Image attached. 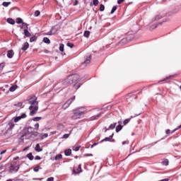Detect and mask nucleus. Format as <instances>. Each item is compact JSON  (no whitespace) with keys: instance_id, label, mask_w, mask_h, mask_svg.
Returning <instances> with one entry per match:
<instances>
[{"instance_id":"1","label":"nucleus","mask_w":181,"mask_h":181,"mask_svg":"<svg viewBox=\"0 0 181 181\" xmlns=\"http://www.w3.org/2000/svg\"><path fill=\"white\" fill-rule=\"evenodd\" d=\"M37 98L32 97L28 100V104L30 105L29 107V110L30 112V115L33 116L36 112H37V110H39V102L37 101Z\"/></svg>"},{"instance_id":"2","label":"nucleus","mask_w":181,"mask_h":181,"mask_svg":"<svg viewBox=\"0 0 181 181\" xmlns=\"http://www.w3.org/2000/svg\"><path fill=\"white\" fill-rule=\"evenodd\" d=\"M80 78V76L77 74H72L68 76V78L62 82H59V84H62L64 87H67V86H70L71 84H74V83H76L77 80Z\"/></svg>"},{"instance_id":"3","label":"nucleus","mask_w":181,"mask_h":181,"mask_svg":"<svg viewBox=\"0 0 181 181\" xmlns=\"http://www.w3.org/2000/svg\"><path fill=\"white\" fill-rule=\"evenodd\" d=\"M21 169V165L18 164V162L15 161L11 164L8 172L9 173H16Z\"/></svg>"},{"instance_id":"4","label":"nucleus","mask_w":181,"mask_h":181,"mask_svg":"<svg viewBox=\"0 0 181 181\" xmlns=\"http://www.w3.org/2000/svg\"><path fill=\"white\" fill-rule=\"evenodd\" d=\"M74 115L72 116L73 119H77L81 118V115H84V112L79 111L78 109H76L74 112Z\"/></svg>"},{"instance_id":"5","label":"nucleus","mask_w":181,"mask_h":181,"mask_svg":"<svg viewBox=\"0 0 181 181\" xmlns=\"http://www.w3.org/2000/svg\"><path fill=\"white\" fill-rule=\"evenodd\" d=\"M27 133L31 136H37L39 135V132H35V128L32 127H29L27 129Z\"/></svg>"},{"instance_id":"6","label":"nucleus","mask_w":181,"mask_h":181,"mask_svg":"<svg viewBox=\"0 0 181 181\" xmlns=\"http://www.w3.org/2000/svg\"><path fill=\"white\" fill-rule=\"evenodd\" d=\"M76 100V96H74L71 98L69 100H68L62 106V108L64 110H66V108H69L70 107V105L73 103V101Z\"/></svg>"},{"instance_id":"7","label":"nucleus","mask_w":181,"mask_h":181,"mask_svg":"<svg viewBox=\"0 0 181 181\" xmlns=\"http://www.w3.org/2000/svg\"><path fill=\"white\" fill-rule=\"evenodd\" d=\"M24 118H26V115L23 113L21 116H18L14 119V122H19L21 119H23Z\"/></svg>"},{"instance_id":"8","label":"nucleus","mask_w":181,"mask_h":181,"mask_svg":"<svg viewBox=\"0 0 181 181\" xmlns=\"http://www.w3.org/2000/svg\"><path fill=\"white\" fill-rule=\"evenodd\" d=\"M114 136V134L110 135L109 137H106L100 141V144H103V142H107L111 141V139Z\"/></svg>"},{"instance_id":"9","label":"nucleus","mask_w":181,"mask_h":181,"mask_svg":"<svg viewBox=\"0 0 181 181\" xmlns=\"http://www.w3.org/2000/svg\"><path fill=\"white\" fill-rule=\"evenodd\" d=\"M13 54H15V52H13V50L10 49L7 52V57H8V59H12V57H13Z\"/></svg>"},{"instance_id":"10","label":"nucleus","mask_w":181,"mask_h":181,"mask_svg":"<svg viewBox=\"0 0 181 181\" xmlns=\"http://www.w3.org/2000/svg\"><path fill=\"white\" fill-rule=\"evenodd\" d=\"M136 98H137V96L135 95L129 94V95H127V100H130V101H132V100H136Z\"/></svg>"},{"instance_id":"11","label":"nucleus","mask_w":181,"mask_h":181,"mask_svg":"<svg viewBox=\"0 0 181 181\" xmlns=\"http://www.w3.org/2000/svg\"><path fill=\"white\" fill-rule=\"evenodd\" d=\"M28 49H29V42H26L25 43L23 44V46L21 48V50L25 52V50H28Z\"/></svg>"},{"instance_id":"12","label":"nucleus","mask_w":181,"mask_h":181,"mask_svg":"<svg viewBox=\"0 0 181 181\" xmlns=\"http://www.w3.org/2000/svg\"><path fill=\"white\" fill-rule=\"evenodd\" d=\"M29 26V25L26 23H22V26H21V29H23L24 31L25 30H28L29 29V28L28 27Z\"/></svg>"},{"instance_id":"13","label":"nucleus","mask_w":181,"mask_h":181,"mask_svg":"<svg viewBox=\"0 0 181 181\" xmlns=\"http://www.w3.org/2000/svg\"><path fill=\"white\" fill-rule=\"evenodd\" d=\"M35 151H36V152H42L43 149L40 148V145L39 144H37L35 148Z\"/></svg>"},{"instance_id":"14","label":"nucleus","mask_w":181,"mask_h":181,"mask_svg":"<svg viewBox=\"0 0 181 181\" xmlns=\"http://www.w3.org/2000/svg\"><path fill=\"white\" fill-rule=\"evenodd\" d=\"M90 60H91V55H90L86 59L85 62H83V64H90L91 62Z\"/></svg>"},{"instance_id":"15","label":"nucleus","mask_w":181,"mask_h":181,"mask_svg":"<svg viewBox=\"0 0 181 181\" xmlns=\"http://www.w3.org/2000/svg\"><path fill=\"white\" fill-rule=\"evenodd\" d=\"M64 155L65 156H70L71 155V149H66L65 151H64Z\"/></svg>"},{"instance_id":"16","label":"nucleus","mask_w":181,"mask_h":181,"mask_svg":"<svg viewBox=\"0 0 181 181\" xmlns=\"http://www.w3.org/2000/svg\"><path fill=\"white\" fill-rule=\"evenodd\" d=\"M118 124H121V122H118ZM122 129V125L119 124L116 127V132H119Z\"/></svg>"},{"instance_id":"17","label":"nucleus","mask_w":181,"mask_h":181,"mask_svg":"<svg viewBox=\"0 0 181 181\" xmlns=\"http://www.w3.org/2000/svg\"><path fill=\"white\" fill-rule=\"evenodd\" d=\"M8 129L11 131V130L13 129V128L15 127V124H13V122H9L8 124Z\"/></svg>"},{"instance_id":"18","label":"nucleus","mask_w":181,"mask_h":181,"mask_svg":"<svg viewBox=\"0 0 181 181\" xmlns=\"http://www.w3.org/2000/svg\"><path fill=\"white\" fill-rule=\"evenodd\" d=\"M7 22H8V23H10V25H15V20L11 18H8L7 19Z\"/></svg>"},{"instance_id":"19","label":"nucleus","mask_w":181,"mask_h":181,"mask_svg":"<svg viewBox=\"0 0 181 181\" xmlns=\"http://www.w3.org/2000/svg\"><path fill=\"white\" fill-rule=\"evenodd\" d=\"M43 42L47 43V45H50V40L48 37H44Z\"/></svg>"},{"instance_id":"20","label":"nucleus","mask_w":181,"mask_h":181,"mask_svg":"<svg viewBox=\"0 0 181 181\" xmlns=\"http://www.w3.org/2000/svg\"><path fill=\"white\" fill-rule=\"evenodd\" d=\"M17 88H18V86L13 85V86H12L10 88L9 91L13 92V91H15V90H16Z\"/></svg>"},{"instance_id":"21","label":"nucleus","mask_w":181,"mask_h":181,"mask_svg":"<svg viewBox=\"0 0 181 181\" xmlns=\"http://www.w3.org/2000/svg\"><path fill=\"white\" fill-rule=\"evenodd\" d=\"M24 35L26 37H30L31 36L30 33H29V30H24Z\"/></svg>"},{"instance_id":"22","label":"nucleus","mask_w":181,"mask_h":181,"mask_svg":"<svg viewBox=\"0 0 181 181\" xmlns=\"http://www.w3.org/2000/svg\"><path fill=\"white\" fill-rule=\"evenodd\" d=\"M27 157L30 160H33V159H35V157L32 155V153H29L28 154H27Z\"/></svg>"},{"instance_id":"23","label":"nucleus","mask_w":181,"mask_h":181,"mask_svg":"<svg viewBox=\"0 0 181 181\" xmlns=\"http://www.w3.org/2000/svg\"><path fill=\"white\" fill-rule=\"evenodd\" d=\"M63 156L62 154H58L55 156V160H60V159H62Z\"/></svg>"},{"instance_id":"24","label":"nucleus","mask_w":181,"mask_h":181,"mask_svg":"<svg viewBox=\"0 0 181 181\" xmlns=\"http://www.w3.org/2000/svg\"><path fill=\"white\" fill-rule=\"evenodd\" d=\"M37 40V37L33 36L30 38V42L32 43L33 42H36Z\"/></svg>"},{"instance_id":"25","label":"nucleus","mask_w":181,"mask_h":181,"mask_svg":"<svg viewBox=\"0 0 181 181\" xmlns=\"http://www.w3.org/2000/svg\"><path fill=\"white\" fill-rule=\"evenodd\" d=\"M16 22L18 24L23 23V20H22L21 18H17Z\"/></svg>"},{"instance_id":"26","label":"nucleus","mask_w":181,"mask_h":181,"mask_svg":"<svg viewBox=\"0 0 181 181\" xmlns=\"http://www.w3.org/2000/svg\"><path fill=\"white\" fill-rule=\"evenodd\" d=\"M83 36L85 37H90V31H88V30L85 31L83 33Z\"/></svg>"},{"instance_id":"27","label":"nucleus","mask_w":181,"mask_h":181,"mask_svg":"<svg viewBox=\"0 0 181 181\" xmlns=\"http://www.w3.org/2000/svg\"><path fill=\"white\" fill-rule=\"evenodd\" d=\"M162 165H163L164 166H168V165H169V160H168V159L164 160L162 162Z\"/></svg>"},{"instance_id":"28","label":"nucleus","mask_w":181,"mask_h":181,"mask_svg":"<svg viewBox=\"0 0 181 181\" xmlns=\"http://www.w3.org/2000/svg\"><path fill=\"white\" fill-rule=\"evenodd\" d=\"M117 127V123L111 124L109 127V129H114Z\"/></svg>"},{"instance_id":"29","label":"nucleus","mask_w":181,"mask_h":181,"mask_svg":"<svg viewBox=\"0 0 181 181\" xmlns=\"http://www.w3.org/2000/svg\"><path fill=\"white\" fill-rule=\"evenodd\" d=\"M40 119H42V117H36L33 119V121L37 122V121H40Z\"/></svg>"},{"instance_id":"30","label":"nucleus","mask_w":181,"mask_h":181,"mask_svg":"<svg viewBox=\"0 0 181 181\" xmlns=\"http://www.w3.org/2000/svg\"><path fill=\"white\" fill-rule=\"evenodd\" d=\"M59 50H60V52H64V44L59 45Z\"/></svg>"},{"instance_id":"31","label":"nucleus","mask_w":181,"mask_h":181,"mask_svg":"<svg viewBox=\"0 0 181 181\" xmlns=\"http://www.w3.org/2000/svg\"><path fill=\"white\" fill-rule=\"evenodd\" d=\"M104 9H105V6H104L103 4H100L99 11H100V12H103Z\"/></svg>"},{"instance_id":"32","label":"nucleus","mask_w":181,"mask_h":181,"mask_svg":"<svg viewBox=\"0 0 181 181\" xmlns=\"http://www.w3.org/2000/svg\"><path fill=\"white\" fill-rule=\"evenodd\" d=\"M2 5L3 6L7 7V6H9V5H11V2L4 1L3 2Z\"/></svg>"},{"instance_id":"33","label":"nucleus","mask_w":181,"mask_h":181,"mask_svg":"<svg viewBox=\"0 0 181 181\" xmlns=\"http://www.w3.org/2000/svg\"><path fill=\"white\" fill-rule=\"evenodd\" d=\"M81 86V84L76 83L74 87H75V88H76V90H78V88H80V87Z\"/></svg>"},{"instance_id":"34","label":"nucleus","mask_w":181,"mask_h":181,"mask_svg":"<svg viewBox=\"0 0 181 181\" xmlns=\"http://www.w3.org/2000/svg\"><path fill=\"white\" fill-rule=\"evenodd\" d=\"M39 169H41L40 166V165H37L36 167H35L33 168V170H34V172H39Z\"/></svg>"},{"instance_id":"35","label":"nucleus","mask_w":181,"mask_h":181,"mask_svg":"<svg viewBox=\"0 0 181 181\" xmlns=\"http://www.w3.org/2000/svg\"><path fill=\"white\" fill-rule=\"evenodd\" d=\"M93 3L94 6H97V5H98V4H100V1H98V0H93Z\"/></svg>"},{"instance_id":"36","label":"nucleus","mask_w":181,"mask_h":181,"mask_svg":"<svg viewBox=\"0 0 181 181\" xmlns=\"http://www.w3.org/2000/svg\"><path fill=\"white\" fill-rule=\"evenodd\" d=\"M66 46H68V47H71V48L74 47V44L71 43V42H68L66 44Z\"/></svg>"},{"instance_id":"37","label":"nucleus","mask_w":181,"mask_h":181,"mask_svg":"<svg viewBox=\"0 0 181 181\" xmlns=\"http://www.w3.org/2000/svg\"><path fill=\"white\" fill-rule=\"evenodd\" d=\"M180 128H181V124L180 126H178L176 129H173L171 132V134H173L174 132H176V131H177L178 129H180Z\"/></svg>"},{"instance_id":"38","label":"nucleus","mask_w":181,"mask_h":181,"mask_svg":"<svg viewBox=\"0 0 181 181\" xmlns=\"http://www.w3.org/2000/svg\"><path fill=\"white\" fill-rule=\"evenodd\" d=\"M75 173H80L81 172V165H79L77 169V172L74 171Z\"/></svg>"},{"instance_id":"39","label":"nucleus","mask_w":181,"mask_h":181,"mask_svg":"<svg viewBox=\"0 0 181 181\" xmlns=\"http://www.w3.org/2000/svg\"><path fill=\"white\" fill-rule=\"evenodd\" d=\"M46 35H48L49 36H52V35H54V33H53V29H52L49 32L47 33Z\"/></svg>"},{"instance_id":"40","label":"nucleus","mask_w":181,"mask_h":181,"mask_svg":"<svg viewBox=\"0 0 181 181\" xmlns=\"http://www.w3.org/2000/svg\"><path fill=\"white\" fill-rule=\"evenodd\" d=\"M115 11H117V6H115L112 7L110 13H112V14L114 13V12H115Z\"/></svg>"},{"instance_id":"41","label":"nucleus","mask_w":181,"mask_h":181,"mask_svg":"<svg viewBox=\"0 0 181 181\" xmlns=\"http://www.w3.org/2000/svg\"><path fill=\"white\" fill-rule=\"evenodd\" d=\"M130 119H126L125 120H124L123 124L124 125H127V124H128V122H129Z\"/></svg>"},{"instance_id":"42","label":"nucleus","mask_w":181,"mask_h":181,"mask_svg":"<svg viewBox=\"0 0 181 181\" xmlns=\"http://www.w3.org/2000/svg\"><path fill=\"white\" fill-rule=\"evenodd\" d=\"M34 15H35V16H39V15H40V11L38 10L35 11Z\"/></svg>"},{"instance_id":"43","label":"nucleus","mask_w":181,"mask_h":181,"mask_svg":"<svg viewBox=\"0 0 181 181\" xmlns=\"http://www.w3.org/2000/svg\"><path fill=\"white\" fill-rule=\"evenodd\" d=\"M69 136H70V134H64L63 138H64V139H67V138H69Z\"/></svg>"},{"instance_id":"44","label":"nucleus","mask_w":181,"mask_h":181,"mask_svg":"<svg viewBox=\"0 0 181 181\" xmlns=\"http://www.w3.org/2000/svg\"><path fill=\"white\" fill-rule=\"evenodd\" d=\"M101 117V113L98 114V115L95 116L93 119H98Z\"/></svg>"},{"instance_id":"45","label":"nucleus","mask_w":181,"mask_h":181,"mask_svg":"<svg viewBox=\"0 0 181 181\" xmlns=\"http://www.w3.org/2000/svg\"><path fill=\"white\" fill-rule=\"evenodd\" d=\"M74 151H75V152H78V151H80V146H76L75 148H73Z\"/></svg>"},{"instance_id":"46","label":"nucleus","mask_w":181,"mask_h":181,"mask_svg":"<svg viewBox=\"0 0 181 181\" xmlns=\"http://www.w3.org/2000/svg\"><path fill=\"white\" fill-rule=\"evenodd\" d=\"M159 19H162V16H156L155 21H159Z\"/></svg>"},{"instance_id":"47","label":"nucleus","mask_w":181,"mask_h":181,"mask_svg":"<svg viewBox=\"0 0 181 181\" xmlns=\"http://www.w3.org/2000/svg\"><path fill=\"white\" fill-rule=\"evenodd\" d=\"M40 159H42V158H40V156H36L35 157V160H40Z\"/></svg>"},{"instance_id":"48","label":"nucleus","mask_w":181,"mask_h":181,"mask_svg":"<svg viewBox=\"0 0 181 181\" xmlns=\"http://www.w3.org/2000/svg\"><path fill=\"white\" fill-rule=\"evenodd\" d=\"M47 181H54V178L53 177H50L47 178Z\"/></svg>"},{"instance_id":"49","label":"nucleus","mask_w":181,"mask_h":181,"mask_svg":"<svg viewBox=\"0 0 181 181\" xmlns=\"http://www.w3.org/2000/svg\"><path fill=\"white\" fill-rule=\"evenodd\" d=\"M35 128L37 131L39 129V123L35 124Z\"/></svg>"},{"instance_id":"50","label":"nucleus","mask_w":181,"mask_h":181,"mask_svg":"<svg viewBox=\"0 0 181 181\" xmlns=\"http://www.w3.org/2000/svg\"><path fill=\"white\" fill-rule=\"evenodd\" d=\"M48 136H49V134H44L42 135V138H47Z\"/></svg>"},{"instance_id":"51","label":"nucleus","mask_w":181,"mask_h":181,"mask_svg":"<svg viewBox=\"0 0 181 181\" xmlns=\"http://www.w3.org/2000/svg\"><path fill=\"white\" fill-rule=\"evenodd\" d=\"M97 145H98V143H94L93 144H92L91 146H90V148H94V146H97Z\"/></svg>"},{"instance_id":"52","label":"nucleus","mask_w":181,"mask_h":181,"mask_svg":"<svg viewBox=\"0 0 181 181\" xmlns=\"http://www.w3.org/2000/svg\"><path fill=\"white\" fill-rule=\"evenodd\" d=\"M124 1H125V0H118V1H117V4H118L119 5H121V4H122V2H124Z\"/></svg>"},{"instance_id":"53","label":"nucleus","mask_w":181,"mask_h":181,"mask_svg":"<svg viewBox=\"0 0 181 181\" xmlns=\"http://www.w3.org/2000/svg\"><path fill=\"white\" fill-rule=\"evenodd\" d=\"M4 67H5V64L4 63L0 64V68L4 69Z\"/></svg>"},{"instance_id":"54","label":"nucleus","mask_w":181,"mask_h":181,"mask_svg":"<svg viewBox=\"0 0 181 181\" xmlns=\"http://www.w3.org/2000/svg\"><path fill=\"white\" fill-rule=\"evenodd\" d=\"M165 134H166L167 135H169V134H170V129H167V130L165 131Z\"/></svg>"},{"instance_id":"55","label":"nucleus","mask_w":181,"mask_h":181,"mask_svg":"<svg viewBox=\"0 0 181 181\" xmlns=\"http://www.w3.org/2000/svg\"><path fill=\"white\" fill-rule=\"evenodd\" d=\"M6 153V150H4L0 153V155H4V153Z\"/></svg>"},{"instance_id":"56","label":"nucleus","mask_w":181,"mask_h":181,"mask_svg":"<svg viewBox=\"0 0 181 181\" xmlns=\"http://www.w3.org/2000/svg\"><path fill=\"white\" fill-rule=\"evenodd\" d=\"M33 180H42V178H33Z\"/></svg>"},{"instance_id":"57","label":"nucleus","mask_w":181,"mask_h":181,"mask_svg":"<svg viewBox=\"0 0 181 181\" xmlns=\"http://www.w3.org/2000/svg\"><path fill=\"white\" fill-rule=\"evenodd\" d=\"M18 159H19V156H16L13 158V160H18Z\"/></svg>"},{"instance_id":"58","label":"nucleus","mask_w":181,"mask_h":181,"mask_svg":"<svg viewBox=\"0 0 181 181\" xmlns=\"http://www.w3.org/2000/svg\"><path fill=\"white\" fill-rule=\"evenodd\" d=\"M85 156H93V154H85Z\"/></svg>"},{"instance_id":"59","label":"nucleus","mask_w":181,"mask_h":181,"mask_svg":"<svg viewBox=\"0 0 181 181\" xmlns=\"http://www.w3.org/2000/svg\"><path fill=\"white\" fill-rule=\"evenodd\" d=\"M126 41H127V39H123V40H122L121 42L124 43V42H126Z\"/></svg>"},{"instance_id":"60","label":"nucleus","mask_w":181,"mask_h":181,"mask_svg":"<svg viewBox=\"0 0 181 181\" xmlns=\"http://www.w3.org/2000/svg\"><path fill=\"white\" fill-rule=\"evenodd\" d=\"M125 144H128V141H123L122 145H125Z\"/></svg>"},{"instance_id":"61","label":"nucleus","mask_w":181,"mask_h":181,"mask_svg":"<svg viewBox=\"0 0 181 181\" xmlns=\"http://www.w3.org/2000/svg\"><path fill=\"white\" fill-rule=\"evenodd\" d=\"M160 181H169V179L161 180Z\"/></svg>"},{"instance_id":"62","label":"nucleus","mask_w":181,"mask_h":181,"mask_svg":"<svg viewBox=\"0 0 181 181\" xmlns=\"http://www.w3.org/2000/svg\"><path fill=\"white\" fill-rule=\"evenodd\" d=\"M170 77H172V76L166 77V78H165L164 81L165 80H169V78H170Z\"/></svg>"},{"instance_id":"63","label":"nucleus","mask_w":181,"mask_h":181,"mask_svg":"<svg viewBox=\"0 0 181 181\" xmlns=\"http://www.w3.org/2000/svg\"><path fill=\"white\" fill-rule=\"evenodd\" d=\"M155 144L156 143H152L151 144H149L150 146H153V145H155Z\"/></svg>"},{"instance_id":"64","label":"nucleus","mask_w":181,"mask_h":181,"mask_svg":"<svg viewBox=\"0 0 181 181\" xmlns=\"http://www.w3.org/2000/svg\"><path fill=\"white\" fill-rule=\"evenodd\" d=\"M12 151H16V148H12Z\"/></svg>"}]
</instances>
